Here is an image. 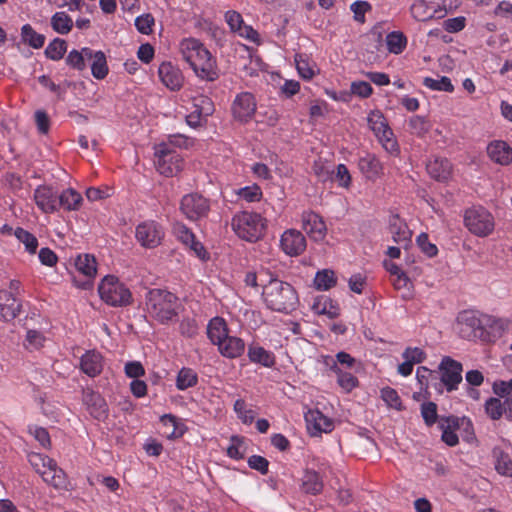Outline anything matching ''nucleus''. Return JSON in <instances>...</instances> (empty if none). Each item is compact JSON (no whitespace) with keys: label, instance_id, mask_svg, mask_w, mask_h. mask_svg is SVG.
I'll list each match as a JSON object with an SVG mask.
<instances>
[{"label":"nucleus","instance_id":"de8ad7c7","mask_svg":"<svg viewBox=\"0 0 512 512\" xmlns=\"http://www.w3.org/2000/svg\"><path fill=\"white\" fill-rule=\"evenodd\" d=\"M14 235L20 242L25 245V248L29 253L36 252L38 247V240L33 234L23 228L18 227L15 230Z\"/></svg>","mask_w":512,"mask_h":512},{"label":"nucleus","instance_id":"4d7b16f0","mask_svg":"<svg viewBox=\"0 0 512 512\" xmlns=\"http://www.w3.org/2000/svg\"><path fill=\"white\" fill-rule=\"evenodd\" d=\"M351 11L354 14V20L359 23L365 22V13L372 9V6L367 1H355L350 6Z\"/></svg>","mask_w":512,"mask_h":512},{"label":"nucleus","instance_id":"a19ab883","mask_svg":"<svg viewBox=\"0 0 512 512\" xmlns=\"http://www.w3.org/2000/svg\"><path fill=\"white\" fill-rule=\"evenodd\" d=\"M408 126L410 132L417 137H424L431 129L430 121L419 115L412 116L408 121Z\"/></svg>","mask_w":512,"mask_h":512},{"label":"nucleus","instance_id":"ea45409f","mask_svg":"<svg viewBox=\"0 0 512 512\" xmlns=\"http://www.w3.org/2000/svg\"><path fill=\"white\" fill-rule=\"evenodd\" d=\"M411 14L417 21H429L435 18V11H431V7L424 0H418L411 6Z\"/></svg>","mask_w":512,"mask_h":512},{"label":"nucleus","instance_id":"393cba45","mask_svg":"<svg viewBox=\"0 0 512 512\" xmlns=\"http://www.w3.org/2000/svg\"><path fill=\"white\" fill-rule=\"evenodd\" d=\"M358 167L367 179L375 180L382 173V164L379 159L370 153H366L358 160Z\"/></svg>","mask_w":512,"mask_h":512},{"label":"nucleus","instance_id":"c03bdc74","mask_svg":"<svg viewBox=\"0 0 512 512\" xmlns=\"http://www.w3.org/2000/svg\"><path fill=\"white\" fill-rule=\"evenodd\" d=\"M162 424L167 428L170 429V432H167L168 438H177L181 437L184 432V425L180 424L178 421V418L172 414H165L161 417Z\"/></svg>","mask_w":512,"mask_h":512},{"label":"nucleus","instance_id":"f8f14e48","mask_svg":"<svg viewBox=\"0 0 512 512\" xmlns=\"http://www.w3.org/2000/svg\"><path fill=\"white\" fill-rule=\"evenodd\" d=\"M82 401L94 419L98 421L107 419L109 408L106 400L99 393L91 389H85L83 390Z\"/></svg>","mask_w":512,"mask_h":512},{"label":"nucleus","instance_id":"2eb2a0df","mask_svg":"<svg viewBox=\"0 0 512 512\" xmlns=\"http://www.w3.org/2000/svg\"><path fill=\"white\" fill-rule=\"evenodd\" d=\"M191 68L196 76L202 80L212 82L219 78L216 59L211 55L209 50H206V57H203V60H198Z\"/></svg>","mask_w":512,"mask_h":512},{"label":"nucleus","instance_id":"bf43d9fd","mask_svg":"<svg viewBox=\"0 0 512 512\" xmlns=\"http://www.w3.org/2000/svg\"><path fill=\"white\" fill-rule=\"evenodd\" d=\"M381 142L385 150L388 152H394L397 150L398 145L396 140L393 139V131L390 127L384 129L380 135H375Z\"/></svg>","mask_w":512,"mask_h":512},{"label":"nucleus","instance_id":"8fccbe9b","mask_svg":"<svg viewBox=\"0 0 512 512\" xmlns=\"http://www.w3.org/2000/svg\"><path fill=\"white\" fill-rule=\"evenodd\" d=\"M393 285L396 290L403 291V298L408 299L412 297L413 284L404 272L394 277Z\"/></svg>","mask_w":512,"mask_h":512},{"label":"nucleus","instance_id":"72a5a7b5","mask_svg":"<svg viewBox=\"0 0 512 512\" xmlns=\"http://www.w3.org/2000/svg\"><path fill=\"white\" fill-rule=\"evenodd\" d=\"M313 309L316 313L327 315L330 319H334L340 314L339 306L332 299L327 297L318 299L313 304Z\"/></svg>","mask_w":512,"mask_h":512},{"label":"nucleus","instance_id":"0e129e2a","mask_svg":"<svg viewBox=\"0 0 512 512\" xmlns=\"http://www.w3.org/2000/svg\"><path fill=\"white\" fill-rule=\"evenodd\" d=\"M295 62L298 73L303 79H311L314 76L313 68L310 67L308 60L303 58L302 55H296Z\"/></svg>","mask_w":512,"mask_h":512},{"label":"nucleus","instance_id":"13d9d810","mask_svg":"<svg viewBox=\"0 0 512 512\" xmlns=\"http://www.w3.org/2000/svg\"><path fill=\"white\" fill-rule=\"evenodd\" d=\"M337 383L345 392L349 393L358 386L359 381L353 374L343 371L337 377Z\"/></svg>","mask_w":512,"mask_h":512},{"label":"nucleus","instance_id":"9d476101","mask_svg":"<svg viewBox=\"0 0 512 512\" xmlns=\"http://www.w3.org/2000/svg\"><path fill=\"white\" fill-rule=\"evenodd\" d=\"M136 239L145 248H155L164 237L162 227L155 221H146L136 227Z\"/></svg>","mask_w":512,"mask_h":512},{"label":"nucleus","instance_id":"423d86ee","mask_svg":"<svg viewBox=\"0 0 512 512\" xmlns=\"http://www.w3.org/2000/svg\"><path fill=\"white\" fill-rule=\"evenodd\" d=\"M464 224L474 235L486 237L494 230V218L483 207H472L465 211Z\"/></svg>","mask_w":512,"mask_h":512},{"label":"nucleus","instance_id":"a211bd4d","mask_svg":"<svg viewBox=\"0 0 512 512\" xmlns=\"http://www.w3.org/2000/svg\"><path fill=\"white\" fill-rule=\"evenodd\" d=\"M303 229L314 241L324 239L326 235V225L322 218L314 213H304L302 216Z\"/></svg>","mask_w":512,"mask_h":512},{"label":"nucleus","instance_id":"09e8293b","mask_svg":"<svg viewBox=\"0 0 512 512\" xmlns=\"http://www.w3.org/2000/svg\"><path fill=\"white\" fill-rule=\"evenodd\" d=\"M368 124L371 128V130L374 132L375 135H380V133L386 129L388 124L386 123L385 117L383 114L378 111H371L367 118Z\"/></svg>","mask_w":512,"mask_h":512},{"label":"nucleus","instance_id":"052dcab7","mask_svg":"<svg viewBox=\"0 0 512 512\" xmlns=\"http://www.w3.org/2000/svg\"><path fill=\"white\" fill-rule=\"evenodd\" d=\"M416 242L421 251L428 257H434L437 255L438 249L435 244L429 241L428 235L426 233H421L418 235Z\"/></svg>","mask_w":512,"mask_h":512},{"label":"nucleus","instance_id":"1a4fd4ad","mask_svg":"<svg viewBox=\"0 0 512 512\" xmlns=\"http://www.w3.org/2000/svg\"><path fill=\"white\" fill-rule=\"evenodd\" d=\"M438 368L441 372L440 381L447 391L451 392L457 389L458 384L462 381V364L449 356H445Z\"/></svg>","mask_w":512,"mask_h":512},{"label":"nucleus","instance_id":"39448f33","mask_svg":"<svg viewBox=\"0 0 512 512\" xmlns=\"http://www.w3.org/2000/svg\"><path fill=\"white\" fill-rule=\"evenodd\" d=\"M98 292L101 299L111 306H127L132 303L130 290L113 275L102 279Z\"/></svg>","mask_w":512,"mask_h":512},{"label":"nucleus","instance_id":"3c124183","mask_svg":"<svg viewBox=\"0 0 512 512\" xmlns=\"http://www.w3.org/2000/svg\"><path fill=\"white\" fill-rule=\"evenodd\" d=\"M29 463L38 474L41 473V470H44L47 467L55 466L54 459L39 453L29 455Z\"/></svg>","mask_w":512,"mask_h":512},{"label":"nucleus","instance_id":"473e14b6","mask_svg":"<svg viewBox=\"0 0 512 512\" xmlns=\"http://www.w3.org/2000/svg\"><path fill=\"white\" fill-rule=\"evenodd\" d=\"M22 41L34 49H40L45 43V36L37 33L30 24H25L21 28Z\"/></svg>","mask_w":512,"mask_h":512},{"label":"nucleus","instance_id":"2f4dec72","mask_svg":"<svg viewBox=\"0 0 512 512\" xmlns=\"http://www.w3.org/2000/svg\"><path fill=\"white\" fill-rule=\"evenodd\" d=\"M301 489L306 494L317 495L323 490V481L320 475L313 470H306L302 478Z\"/></svg>","mask_w":512,"mask_h":512},{"label":"nucleus","instance_id":"4c0bfd02","mask_svg":"<svg viewBox=\"0 0 512 512\" xmlns=\"http://www.w3.org/2000/svg\"><path fill=\"white\" fill-rule=\"evenodd\" d=\"M386 45L390 53L400 54L406 48L407 38L400 31H393L386 36Z\"/></svg>","mask_w":512,"mask_h":512},{"label":"nucleus","instance_id":"6ab92c4d","mask_svg":"<svg viewBox=\"0 0 512 512\" xmlns=\"http://www.w3.org/2000/svg\"><path fill=\"white\" fill-rule=\"evenodd\" d=\"M163 84L171 90H179L183 85V75L171 62H163L158 69Z\"/></svg>","mask_w":512,"mask_h":512},{"label":"nucleus","instance_id":"f704fd0d","mask_svg":"<svg viewBox=\"0 0 512 512\" xmlns=\"http://www.w3.org/2000/svg\"><path fill=\"white\" fill-rule=\"evenodd\" d=\"M51 27L55 32L65 35L72 30L73 20L65 12H56L51 17Z\"/></svg>","mask_w":512,"mask_h":512},{"label":"nucleus","instance_id":"5fc2aeb1","mask_svg":"<svg viewBox=\"0 0 512 512\" xmlns=\"http://www.w3.org/2000/svg\"><path fill=\"white\" fill-rule=\"evenodd\" d=\"M381 398L391 408L402 410V402L397 391L390 387L381 390Z\"/></svg>","mask_w":512,"mask_h":512},{"label":"nucleus","instance_id":"69168bd1","mask_svg":"<svg viewBox=\"0 0 512 512\" xmlns=\"http://www.w3.org/2000/svg\"><path fill=\"white\" fill-rule=\"evenodd\" d=\"M243 445V438L240 436L231 437V445L227 448V454L230 458L239 460L244 457V452L241 451Z\"/></svg>","mask_w":512,"mask_h":512},{"label":"nucleus","instance_id":"b1692460","mask_svg":"<svg viewBox=\"0 0 512 512\" xmlns=\"http://www.w3.org/2000/svg\"><path fill=\"white\" fill-rule=\"evenodd\" d=\"M487 153L492 161L508 165L512 162V148L504 141H495L488 145Z\"/></svg>","mask_w":512,"mask_h":512},{"label":"nucleus","instance_id":"7ed1b4c3","mask_svg":"<svg viewBox=\"0 0 512 512\" xmlns=\"http://www.w3.org/2000/svg\"><path fill=\"white\" fill-rule=\"evenodd\" d=\"M263 296L268 308L281 313H291L299 304L298 294L294 287L278 279L269 281L264 287Z\"/></svg>","mask_w":512,"mask_h":512},{"label":"nucleus","instance_id":"4be33fe9","mask_svg":"<svg viewBox=\"0 0 512 512\" xmlns=\"http://www.w3.org/2000/svg\"><path fill=\"white\" fill-rule=\"evenodd\" d=\"M80 369L89 377H96L103 370L102 355L95 351H87L80 359Z\"/></svg>","mask_w":512,"mask_h":512},{"label":"nucleus","instance_id":"e433bc0d","mask_svg":"<svg viewBox=\"0 0 512 512\" xmlns=\"http://www.w3.org/2000/svg\"><path fill=\"white\" fill-rule=\"evenodd\" d=\"M337 278L334 271L324 269L318 271L314 278V285L317 290L326 291L336 285Z\"/></svg>","mask_w":512,"mask_h":512},{"label":"nucleus","instance_id":"9b49d317","mask_svg":"<svg viewBox=\"0 0 512 512\" xmlns=\"http://www.w3.org/2000/svg\"><path fill=\"white\" fill-rule=\"evenodd\" d=\"M231 111L235 120L246 123L252 119L256 112V101L249 92L238 94L232 103Z\"/></svg>","mask_w":512,"mask_h":512},{"label":"nucleus","instance_id":"774afa93","mask_svg":"<svg viewBox=\"0 0 512 512\" xmlns=\"http://www.w3.org/2000/svg\"><path fill=\"white\" fill-rule=\"evenodd\" d=\"M493 393L496 396H506L512 394V378L509 380H497L492 385Z\"/></svg>","mask_w":512,"mask_h":512},{"label":"nucleus","instance_id":"0eeeda50","mask_svg":"<svg viewBox=\"0 0 512 512\" xmlns=\"http://www.w3.org/2000/svg\"><path fill=\"white\" fill-rule=\"evenodd\" d=\"M183 161L180 155L168 148L167 144H160L155 151V166L157 171L166 176L172 177L181 171Z\"/></svg>","mask_w":512,"mask_h":512},{"label":"nucleus","instance_id":"5701e85b","mask_svg":"<svg viewBox=\"0 0 512 512\" xmlns=\"http://www.w3.org/2000/svg\"><path fill=\"white\" fill-rule=\"evenodd\" d=\"M21 309V304L17 302L12 292L0 290V316L5 321L16 318Z\"/></svg>","mask_w":512,"mask_h":512},{"label":"nucleus","instance_id":"338daca9","mask_svg":"<svg viewBox=\"0 0 512 512\" xmlns=\"http://www.w3.org/2000/svg\"><path fill=\"white\" fill-rule=\"evenodd\" d=\"M176 237L185 245L194 243V234L183 224L177 223L173 228Z\"/></svg>","mask_w":512,"mask_h":512},{"label":"nucleus","instance_id":"6e6d98bb","mask_svg":"<svg viewBox=\"0 0 512 512\" xmlns=\"http://www.w3.org/2000/svg\"><path fill=\"white\" fill-rule=\"evenodd\" d=\"M234 411L236 412V414L242 420L243 423L250 424L254 421V412L246 408V403L243 399H237L235 401Z\"/></svg>","mask_w":512,"mask_h":512},{"label":"nucleus","instance_id":"ddd939ff","mask_svg":"<svg viewBox=\"0 0 512 512\" xmlns=\"http://www.w3.org/2000/svg\"><path fill=\"white\" fill-rule=\"evenodd\" d=\"M280 246L285 254L299 256L306 249V239L300 231L288 229L281 236Z\"/></svg>","mask_w":512,"mask_h":512},{"label":"nucleus","instance_id":"20e7f679","mask_svg":"<svg viewBox=\"0 0 512 512\" xmlns=\"http://www.w3.org/2000/svg\"><path fill=\"white\" fill-rule=\"evenodd\" d=\"M231 226L239 238L256 242L265 234L266 220L259 213L241 211L233 216Z\"/></svg>","mask_w":512,"mask_h":512},{"label":"nucleus","instance_id":"412c9836","mask_svg":"<svg viewBox=\"0 0 512 512\" xmlns=\"http://www.w3.org/2000/svg\"><path fill=\"white\" fill-rule=\"evenodd\" d=\"M305 420L308 429L312 432V435H317L321 432H330L333 429V422L330 418L325 416L319 410H309L305 414Z\"/></svg>","mask_w":512,"mask_h":512},{"label":"nucleus","instance_id":"864d4df0","mask_svg":"<svg viewBox=\"0 0 512 512\" xmlns=\"http://www.w3.org/2000/svg\"><path fill=\"white\" fill-rule=\"evenodd\" d=\"M194 108L197 109L198 113L204 116V120L211 116L214 112V104L212 100L207 96H199L194 99Z\"/></svg>","mask_w":512,"mask_h":512},{"label":"nucleus","instance_id":"79ce46f5","mask_svg":"<svg viewBox=\"0 0 512 512\" xmlns=\"http://www.w3.org/2000/svg\"><path fill=\"white\" fill-rule=\"evenodd\" d=\"M484 408L487 416L493 421L499 420L505 415L504 404L498 396L488 398L485 401Z\"/></svg>","mask_w":512,"mask_h":512},{"label":"nucleus","instance_id":"a878e982","mask_svg":"<svg viewBox=\"0 0 512 512\" xmlns=\"http://www.w3.org/2000/svg\"><path fill=\"white\" fill-rule=\"evenodd\" d=\"M42 479L47 484L53 486L56 489H67L68 481L65 472L58 467L55 462V466L47 467L41 470L40 473Z\"/></svg>","mask_w":512,"mask_h":512},{"label":"nucleus","instance_id":"49530a36","mask_svg":"<svg viewBox=\"0 0 512 512\" xmlns=\"http://www.w3.org/2000/svg\"><path fill=\"white\" fill-rule=\"evenodd\" d=\"M423 85L431 90L453 92L454 86L450 78L442 76L440 79H433L431 77H425L423 79Z\"/></svg>","mask_w":512,"mask_h":512},{"label":"nucleus","instance_id":"a18cd8bd","mask_svg":"<svg viewBox=\"0 0 512 512\" xmlns=\"http://www.w3.org/2000/svg\"><path fill=\"white\" fill-rule=\"evenodd\" d=\"M106 56L102 51H96V58L92 61L91 72L96 79H104L108 74Z\"/></svg>","mask_w":512,"mask_h":512},{"label":"nucleus","instance_id":"58836bf2","mask_svg":"<svg viewBox=\"0 0 512 512\" xmlns=\"http://www.w3.org/2000/svg\"><path fill=\"white\" fill-rule=\"evenodd\" d=\"M198 382L197 373L191 369L183 367L177 375L176 387L179 390H186L190 387H194Z\"/></svg>","mask_w":512,"mask_h":512},{"label":"nucleus","instance_id":"cd10ccee","mask_svg":"<svg viewBox=\"0 0 512 512\" xmlns=\"http://www.w3.org/2000/svg\"><path fill=\"white\" fill-rule=\"evenodd\" d=\"M248 357L253 363L261 364L264 367H272L275 364V356L258 344L248 346Z\"/></svg>","mask_w":512,"mask_h":512},{"label":"nucleus","instance_id":"f03ea898","mask_svg":"<svg viewBox=\"0 0 512 512\" xmlns=\"http://www.w3.org/2000/svg\"><path fill=\"white\" fill-rule=\"evenodd\" d=\"M145 306L149 316L161 324H168L178 317V297L165 289H150L145 295Z\"/></svg>","mask_w":512,"mask_h":512},{"label":"nucleus","instance_id":"bb28decb","mask_svg":"<svg viewBox=\"0 0 512 512\" xmlns=\"http://www.w3.org/2000/svg\"><path fill=\"white\" fill-rule=\"evenodd\" d=\"M218 350L227 358H237L243 354L245 350V343L241 338L228 335L221 343H219Z\"/></svg>","mask_w":512,"mask_h":512},{"label":"nucleus","instance_id":"f257e3e1","mask_svg":"<svg viewBox=\"0 0 512 512\" xmlns=\"http://www.w3.org/2000/svg\"><path fill=\"white\" fill-rule=\"evenodd\" d=\"M456 329L463 339L490 342L492 339L489 329L494 333H501L504 330V322L474 310H464L457 316Z\"/></svg>","mask_w":512,"mask_h":512},{"label":"nucleus","instance_id":"603ef678","mask_svg":"<svg viewBox=\"0 0 512 512\" xmlns=\"http://www.w3.org/2000/svg\"><path fill=\"white\" fill-rule=\"evenodd\" d=\"M421 415L427 426L434 425L437 420L439 421L437 414V405L434 402H425L421 405Z\"/></svg>","mask_w":512,"mask_h":512},{"label":"nucleus","instance_id":"7c9ffc66","mask_svg":"<svg viewBox=\"0 0 512 512\" xmlns=\"http://www.w3.org/2000/svg\"><path fill=\"white\" fill-rule=\"evenodd\" d=\"M492 456L495 470L502 476L512 477V459L509 454L500 447H495L492 450Z\"/></svg>","mask_w":512,"mask_h":512},{"label":"nucleus","instance_id":"c9c22d12","mask_svg":"<svg viewBox=\"0 0 512 512\" xmlns=\"http://www.w3.org/2000/svg\"><path fill=\"white\" fill-rule=\"evenodd\" d=\"M76 269L86 277L93 278L97 272L96 259L94 256L85 254L79 255L75 261Z\"/></svg>","mask_w":512,"mask_h":512},{"label":"nucleus","instance_id":"c85d7f7f","mask_svg":"<svg viewBox=\"0 0 512 512\" xmlns=\"http://www.w3.org/2000/svg\"><path fill=\"white\" fill-rule=\"evenodd\" d=\"M82 196L80 193L72 188L64 190L61 194H58L57 210L63 208L67 211H75L80 208L82 203Z\"/></svg>","mask_w":512,"mask_h":512},{"label":"nucleus","instance_id":"f3484780","mask_svg":"<svg viewBox=\"0 0 512 512\" xmlns=\"http://www.w3.org/2000/svg\"><path fill=\"white\" fill-rule=\"evenodd\" d=\"M389 231L394 242L402 245L405 249L411 244L412 232L407 224L397 214H393L389 218Z\"/></svg>","mask_w":512,"mask_h":512},{"label":"nucleus","instance_id":"37998d69","mask_svg":"<svg viewBox=\"0 0 512 512\" xmlns=\"http://www.w3.org/2000/svg\"><path fill=\"white\" fill-rule=\"evenodd\" d=\"M67 51V43L64 39H53L45 49V56L53 61H58L63 58Z\"/></svg>","mask_w":512,"mask_h":512},{"label":"nucleus","instance_id":"c756f323","mask_svg":"<svg viewBox=\"0 0 512 512\" xmlns=\"http://www.w3.org/2000/svg\"><path fill=\"white\" fill-rule=\"evenodd\" d=\"M207 335L211 342L218 346L228 336V328L224 319L220 317L211 319L207 326Z\"/></svg>","mask_w":512,"mask_h":512},{"label":"nucleus","instance_id":"aec40b11","mask_svg":"<svg viewBox=\"0 0 512 512\" xmlns=\"http://www.w3.org/2000/svg\"><path fill=\"white\" fill-rule=\"evenodd\" d=\"M428 174L438 182H446L451 178L452 165L446 158L435 157L426 164Z\"/></svg>","mask_w":512,"mask_h":512},{"label":"nucleus","instance_id":"6e6552de","mask_svg":"<svg viewBox=\"0 0 512 512\" xmlns=\"http://www.w3.org/2000/svg\"><path fill=\"white\" fill-rule=\"evenodd\" d=\"M180 209L188 219L198 220L208 215L210 203L204 196L191 193L182 198Z\"/></svg>","mask_w":512,"mask_h":512},{"label":"nucleus","instance_id":"dca6fc26","mask_svg":"<svg viewBox=\"0 0 512 512\" xmlns=\"http://www.w3.org/2000/svg\"><path fill=\"white\" fill-rule=\"evenodd\" d=\"M206 50L204 45L195 38L183 39L180 42V52L190 67L198 60H203V57H206Z\"/></svg>","mask_w":512,"mask_h":512},{"label":"nucleus","instance_id":"4468645a","mask_svg":"<svg viewBox=\"0 0 512 512\" xmlns=\"http://www.w3.org/2000/svg\"><path fill=\"white\" fill-rule=\"evenodd\" d=\"M36 205L44 213H53L57 211L58 192L52 186L42 185L36 188L34 192Z\"/></svg>","mask_w":512,"mask_h":512},{"label":"nucleus","instance_id":"680f3d73","mask_svg":"<svg viewBox=\"0 0 512 512\" xmlns=\"http://www.w3.org/2000/svg\"><path fill=\"white\" fill-rule=\"evenodd\" d=\"M459 431L461 432V437L464 442L471 444L476 441L473 423L468 417L464 416V419L461 420V427Z\"/></svg>","mask_w":512,"mask_h":512},{"label":"nucleus","instance_id":"e2e57ef3","mask_svg":"<svg viewBox=\"0 0 512 512\" xmlns=\"http://www.w3.org/2000/svg\"><path fill=\"white\" fill-rule=\"evenodd\" d=\"M402 357L413 364H419L426 359V353L419 347H407L402 353Z\"/></svg>","mask_w":512,"mask_h":512}]
</instances>
